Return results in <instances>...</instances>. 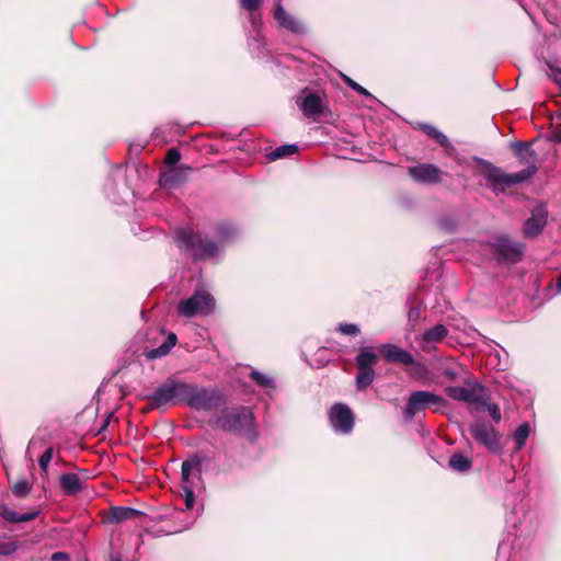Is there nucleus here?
Masks as SVG:
<instances>
[{
  "instance_id": "8",
  "label": "nucleus",
  "mask_w": 561,
  "mask_h": 561,
  "mask_svg": "<svg viewBox=\"0 0 561 561\" xmlns=\"http://www.w3.org/2000/svg\"><path fill=\"white\" fill-rule=\"evenodd\" d=\"M466 387H447L446 394L456 401H463L476 407L485 404V388L477 381H465Z\"/></svg>"
},
{
  "instance_id": "37",
  "label": "nucleus",
  "mask_w": 561,
  "mask_h": 561,
  "mask_svg": "<svg viewBox=\"0 0 561 561\" xmlns=\"http://www.w3.org/2000/svg\"><path fill=\"white\" fill-rule=\"evenodd\" d=\"M408 365L412 367L411 368L412 376H414L416 378H423L427 375V369L422 363L414 360V364H408Z\"/></svg>"
},
{
  "instance_id": "47",
  "label": "nucleus",
  "mask_w": 561,
  "mask_h": 561,
  "mask_svg": "<svg viewBox=\"0 0 561 561\" xmlns=\"http://www.w3.org/2000/svg\"><path fill=\"white\" fill-rule=\"evenodd\" d=\"M557 286H558L559 291L561 293V272H560V275H559V278L557 282Z\"/></svg>"
},
{
  "instance_id": "45",
  "label": "nucleus",
  "mask_w": 561,
  "mask_h": 561,
  "mask_svg": "<svg viewBox=\"0 0 561 561\" xmlns=\"http://www.w3.org/2000/svg\"><path fill=\"white\" fill-rule=\"evenodd\" d=\"M230 234H232V229L230 227L225 225L218 227V237L221 242L226 241Z\"/></svg>"
},
{
  "instance_id": "14",
  "label": "nucleus",
  "mask_w": 561,
  "mask_h": 561,
  "mask_svg": "<svg viewBox=\"0 0 561 561\" xmlns=\"http://www.w3.org/2000/svg\"><path fill=\"white\" fill-rule=\"evenodd\" d=\"M410 176L421 184H438L442 182L443 172L431 163H420L408 169Z\"/></svg>"
},
{
  "instance_id": "29",
  "label": "nucleus",
  "mask_w": 561,
  "mask_h": 561,
  "mask_svg": "<svg viewBox=\"0 0 561 561\" xmlns=\"http://www.w3.org/2000/svg\"><path fill=\"white\" fill-rule=\"evenodd\" d=\"M298 150V147L296 145H284L279 146L273 151H271L267 156V158L272 161H275L277 159H282L288 156H291L296 153Z\"/></svg>"
},
{
  "instance_id": "2",
  "label": "nucleus",
  "mask_w": 561,
  "mask_h": 561,
  "mask_svg": "<svg viewBox=\"0 0 561 561\" xmlns=\"http://www.w3.org/2000/svg\"><path fill=\"white\" fill-rule=\"evenodd\" d=\"M186 382L168 378L147 397L150 409L165 411L168 408L185 402Z\"/></svg>"
},
{
  "instance_id": "20",
  "label": "nucleus",
  "mask_w": 561,
  "mask_h": 561,
  "mask_svg": "<svg viewBox=\"0 0 561 561\" xmlns=\"http://www.w3.org/2000/svg\"><path fill=\"white\" fill-rule=\"evenodd\" d=\"M59 485L66 495H75L84 488V481L77 473H64L59 477Z\"/></svg>"
},
{
  "instance_id": "15",
  "label": "nucleus",
  "mask_w": 561,
  "mask_h": 561,
  "mask_svg": "<svg viewBox=\"0 0 561 561\" xmlns=\"http://www.w3.org/2000/svg\"><path fill=\"white\" fill-rule=\"evenodd\" d=\"M191 172L192 169L188 165L169 167L161 172L159 183L163 188H175L188 179Z\"/></svg>"
},
{
  "instance_id": "42",
  "label": "nucleus",
  "mask_w": 561,
  "mask_h": 561,
  "mask_svg": "<svg viewBox=\"0 0 561 561\" xmlns=\"http://www.w3.org/2000/svg\"><path fill=\"white\" fill-rule=\"evenodd\" d=\"M553 127H554L553 138L556 141L561 142V111L553 118Z\"/></svg>"
},
{
  "instance_id": "17",
  "label": "nucleus",
  "mask_w": 561,
  "mask_h": 561,
  "mask_svg": "<svg viewBox=\"0 0 561 561\" xmlns=\"http://www.w3.org/2000/svg\"><path fill=\"white\" fill-rule=\"evenodd\" d=\"M274 19L280 27L286 28L294 34L301 35L306 32L304 23L286 12L280 1L275 4Z\"/></svg>"
},
{
  "instance_id": "40",
  "label": "nucleus",
  "mask_w": 561,
  "mask_h": 561,
  "mask_svg": "<svg viewBox=\"0 0 561 561\" xmlns=\"http://www.w3.org/2000/svg\"><path fill=\"white\" fill-rule=\"evenodd\" d=\"M180 158H181V154H180L179 150H176L175 148H172L167 152L165 162L170 167H176L175 164L179 162Z\"/></svg>"
},
{
  "instance_id": "24",
  "label": "nucleus",
  "mask_w": 561,
  "mask_h": 561,
  "mask_svg": "<svg viewBox=\"0 0 561 561\" xmlns=\"http://www.w3.org/2000/svg\"><path fill=\"white\" fill-rule=\"evenodd\" d=\"M178 337L174 333H169L167 340L156 348H151L146 353L148 359H156L169 354L171 348L176 344Z\"/></svg>"
},
{
  "instance_id": "11",
  "label": "nucleus",
  "mask_w": 561,
  "mask_h": 561,
  "mask_svg": "<svg viewBox=\"0 0 561 561\" xmlns=\"http://www.w3.org/2000/svg\"><path fill=\"white\" fill-rule=\"evenodd\" d=\"M329 421L332 428L341 434H348L354 427V414L343 403H335L329 412Z\"/></svg>"
},
{
  "instance_id": "21",
  "label": "nucleus",
  "mask_w": 561,
  "mask_h": 561,
  "mask_svg": "<svg viewBox=\"0 0 561 561\" xmlns=\"http://www.w3.org/2000/svg\"><path fill=\"white\" fill-rule=\"evenodd\" d=\"M38 511H32L27 513H18L10 508L7 504H0V517L9 523H24L36 518Z\"/></svg>"
},
{
  "instance_id": "33",
  "label": "nucleus",
  "mask_w": 561,
  "mask_h": 561,
  "mask_svg": "<svg viewBox=\"0 0 561 561\" xmlns=\"http://www.w3.org/2000/svg\"><path fill=\"white\" fill-rule=\"evenodd\" d=\"M32 489V485L26 480H20L12 486V492L18 497H25Z\"/></svg>"
},
{
  "instance_id": "19",
  "label": "nucleus",
  "mask_w": 561,
  "mask_h": 561,
  "mask_svg": "<svg viewBox=\"0 0 561 561\" xmlns=\"http://www.w3.org/2000/svg\"><path fill=\"white\" fill-rule=\"evenodd\" d=\"M202 472V459L194 456L182 462V480L186 484L185 486H193L194 478H198Z\"/></svg>"
},
{
  "instance_id": "7",
  "label": "nucleus",
  "mask_w": 561,
  "mask_h": 561,
  "mask_svg": "<svg viewBox=\"0 0 561 561\" xmlns=\"http://www.w3.org/2000/svg\"><path fill=\"white\" fill-rule=\"evenodd\" d=\"M225 400L220 391L201 388L193 383H186L185 402L194 410L211 411L224 404Z\"/></svg>"
},
{
  "instance_id": "3",
  "label": "nucleus",
  "mask_w": 561,
  "mask_h": 561,
  "mask_svg": "<svg viewBox=\"0 0 561 561\" xmlns=\"http://www.w3.org/2000/svg\"><path fill=\"white\" fill-rule=\"evenodd\" d=\"M176 241L182 250L187 251L195 260L214 259L219 254V247L203 238L191 229H182L176 234Z\"/></svg>"
},
{
  "instance_id": "25",
  "label": "nucleus",
  "mask_w": 561,
  "mask_h": 561,
  "mask_svg": "<svg viewBox=\"0 0 561 561\" xmlns=\"http://www.w3.org/2000/svg\"><path fill=\"white\" fill-rule=\"evenodd\" d=\"M140 515H142V513L138 510L118 506L111 508L110 518L112 522L122 523L128 519H134Z\"/></svg>"
},
{
  "instance_id": "10",
  "label": "nucleus",
  "mask_w": 561,
  "mask_h": 561,
  "mask_svg": "<svg viewBox=\"0 0 561 561\" xmlns=\"http://www.w3.org/2000/svg\"><path fill=\"white\" fill-rule=\"evenodd\" d=\"M493 249L499 261L517 263L524 254L525 247L522 242L513 241L507 236H499Z\"/></svg>"
},
{
  "instance_id": "1",
  "label": "nucleus",
  "mask_w": 561,
  "mask_h": 561,
  "mask_svg": "<svg viewBox=\"0 0 561 561\" xmlns=\"http://www.w3.org/2000/svg\"><path fill=\"white\" fill-rule=\"evenodd\" d=\"M209 425L227 432L254 433V415L249 408L222 409L209 420Z\"/></svg>"
},
{
  "instance_id": "32",
  "label": "nucleus",
  "mask_w": 561,
  "mask_h": 561,
  "mask_svg": "<svg viewBox=\"0 0 561 561\" xmlns=\"http://www.w3.org/2000/svg\"><path fill=\"white\" fill-rule=\"evenodd\" d=\"M422 304L414 302L409 307L408 321L411 324V330L415 329V324L422 319Z\"/></svg>"
},
{
  "instance_id": "16",
  "label": "nucleus",
  "mask_w": 561,
  "mask_h": 561,
  "mask_svg": "<svg viewBox=\"0 0 561 561\" xmlns=\"http://www.w3.org/2000/svg\"><path fill=\"white\" fill-rule=\"evenodd\" d=\"M547 209L542 205L535 207L531 216L524 224V236L527 238L538 236L547 224Z\"/></svg>"
},
{
  "instance_id": "38",
  "label": "nucleus",
  "mask_w": 561,
  "mask_h": 561,
  "mask_svg": "<svg viewBox=\"0 0 561 561\" xmlns=\"http://www.w3.org/2000/svg\"><path fill=\"white\" fill-rule=\"evenodd\" d=\"M344 81L346 82V84L353 89L355 92H357L358 94L363 95V96H367V98H370L371 94L365 89L363 88L360 84H358L357 82H355L354 80H352L351 78L348 77H345L344 78Z\"/></svg>"
},
{
  "instance_id": "12",
  "label": "nucleus",
  "mask_w": 561,
  "mask_h": 561,
  "mask_svg": "<svg viewBox=\"0 0 561 561\" xmlns=\"http://www.w3.org/2000/svg\"><path fill=\"white\" fill-rule=\"evenodd\" d=\"M297 105L307 117H316L321 115L325 107V96L320 92L302 91V94L297 99Z\"/></svg>"
},
{
  "instance_id": "35",
  "label": "nucleus",
  "mask_w": 561,
  "mask_h": 561,
  "mask_svg": "<svg viewBox=\"0 0 561 561\" xmlns=\"http://www.w3.org/2000/svg\"><path fill=\"white\" fill-rule=\"evenodd\" d=\"M54 449L51 447L47 448L45 453L41 456L38 460V465L42 471L46 472L47 468L53 459Z\"/></svg>"
},
{
  "instance_id": "41",
  "label": "nucleus",
  "mask_w": 561,
  "mask_h": 561,
  "mask_svg": "<svg viewBox=\"0 0 561 561\" xmlns=\"http://www.w3.org/2000/svg\"><path fill=\"white\" fill-rule=\"evenodd\" d=\"M18 549V543L14 541L0 542V554L8 556Z\"/></svg>"
},
{
  "instance_id": "27",
  "label": "nucleus",
  "mask_w": 561,
  "mask_h": 561,
  "mask_svg": "<svg viewBox=\"0 0 561 561\" xmlns=\"http://www.w3.org/2000/svg\"><path fill=\"white\" fill-rule=\"evenodd\" d=\"M250 378L253 380L259 387L271 390L275 388V381L272 377L266 374L260 373L257 370H252L250 373Z\"/></svg>"
},
{
  "instance_id": "44",
  "label": "nucleus",
  "mask_w": 561,
  "mask_h": 561,
  "mask_svg": "<svg viewBox=\"0 0 561 561\" xmlns=\"http://www.w3.org/2000/svg\"><path fill=\"white\" fill-rule=\"evenodd\" d=\"M442 374L450 381H455L459 377L458 370L456 368H451V367L444 368Z\"/></svg>"
},
{
  "instance_id": "39",
  "label": "nucleus",
  "mask_w": 561,
  "mask_h": 561,
  "mask_svg": "<svg viewBox=\"0 0 561 561\" xmlns=\"http://www.w3.org/2000/svg\"><path fill=\"white\" fill-rule=\"evenodd\" d=\"M184 501L186 510H191L195 503V495L191 486H184Z\"/></svg>"
},
{
  "instance_id": "34",
  "label": "nucleus",
  "mask_w": 561,
  "mask_h": 561,
  "mask_svg": "<svg viewBox=\"0 0 561 561\" xmlns=\"http://www.w3.org/2000/svg\"><path fill=\"white\" fill-rule=\"evenodd\" d=\"M486 400H488V396L485 394V404H479L476 407V409L479 410L480 408H485L488 410L490 416L492 417V420L495 423H499L502 419L499 405L495 403H488Z\"/></svg>"
},
{
  "instance_id": "5",
  "label": "nucleus",
  "mask_w": 561,
  "mask_h": 561,
  "mask_svg": "<svg viewBox=\"0 0 561 561\" xmlns=\"http://www.w3.org/2000/svg\"><path fill=\"white\" fill-rule=\"evenodd\" d=\"M215 307V298L204 286H199L191 297L180 301L178 311L182 317L193 318L210 314Z\"/></svg>"
},
{
  "instance_id": "18",
  "label": "nucleus",
  "mask_w": 561,
  "mask_h": 561,
  "mask_svg": "<svg viewBox=\"0 0 561 561\" xmlns=\"http://www.w3.org/2000/svg\"><path fill=\"white\" fill-rule=\"evenodd\" d=\"M380 353L387 362L400 363L403 365L414 364L413 356L405 350L390 343L382 344L379 347Z\"/></svg>"
},
{
  "instance_id": "13",
  "label": "nucleus",
  "mask_w": 561,
  "mask_h": 561,
  "mask_svg": "<svg viewBox=\"0 0 561 561\" xmlns=\"http://www.w3.org/2000/svg\"><path fill=\"white\" fill-rule=\"evenodd\" d=\"M448 335V329L440 323L424 330L422 333L415 335V342L419 348L423 352H431L436 348L437 344Z\"/></svg>"
},
{
  "instance_id": "22",
  "label": "nucleus",
  "mask_w": 561,
  "mask_h": 561,
  "mask_svg": "<svg viewBox=\"0 0 561 561\" xmlns=\"http://www.w3.org/2000/svg\"><path fill=\"white\" fill-rule=\"evenodd\" d=\"M512 147L520 163L527 164V167L536 165V152L528 142H514Z\"/></svg>"
},
{
  "instance_id": "23",
  "label": "nucleus",
  "mask_w": 561,
  "mask_h": 561,
  "mask_svg": "<svg viewBox=\"0 0 561 561\" xmlns=\"http://www.w3.org/2000/svg\"><path fill=\"white\" fill-rule=\"evenodd\" d=\"M378 360V356L368 346H363L356 356V364L362 369H374Z\"/></svg>"
},
{
  "instance_id": "46",
  "label": "nucleus",
  "mask_w": 561,
  "mask_h": 561,
  "mask_svg": "<svg viewBox=\"0 0 561 561\" xmlns=\"http://www.w3.org/2000/svg\"><path fill=\"white\" fill-rule=\"evenodd\" d=\"M50 560L51 561H69L70 558L66 552L59 551V552L53 553L50 557Z\"/></svg>"
},
{
  "instance_id": "36",
  "label": "nucleus",
  "mask_w": 561,
  "mask_h": 561,
  "mask_svg": "<svg viewBox=\"0 0 561 561\" xmlns=\"http://www.w3.org/2000/svg\"><path fill=\"white\" fill-rule=\"evenodd\" d=\"M337 331L345 335H356L359 333V328L354 323H340Z\"/></svg>"
},
{
  "instance_id": "4",
  "label": "nucleus",
  "mask_w": 561,
  "mask_h": 561,
  "mask_svg": "<svg viewBox=\"0 0 561 561\" xmlns=\"http://www.w3.org/2000/svg\"><path fill=\"white\" fill-rule=\"evenodd\" d=\"M536 172V165H528L516 173H505L502 169L486 163L484 178L493 191H504L506 187L526 182Z\"/></svg>"
},
{
  "instance_id": "31",
  "label": "nucleus",
  "mask_w": 561,
  "mask_h": 561,
  "mask_svg": "<svg viewBox=\"0 0 561 561\" xmlns=\"http://www.w3.org/2000/svg\"><path fill=\"white\" fill-rule=\"evenodd\" d=\"M529 432H530V428L527 423H523L522 425H519L516 428V431L513 435V439L516 445V449H520L526 444V440L529 436Z\"/></svg>"
},
{
  "instance_id": "26",
  "label": "nucleus",
  "mask_w": 561,
  "mask_h": 561,
  "mask_svg": "<svg viewBox=\"0 0 561 561\" xmlns=\"http://www.w3.org/2000/svg\"><path fill=\"white\" fill-rule=\"evenodd\" d=\"M448 465L455 471L466 472L471 468L472 461L462 454L456 453L450 456Z\"/></svg>"
},
{
  "instance_id": "6",
  "label": "nucleus",
  "mask_w": 561,
  "mask_h": 561,
  "mask_svg": "<svg viewBox=\"0 0 561 561\" xmlns=\"http://www.w3.org/2000/svg\"><path fill=\"white\" fill-rule=\"evenodd\" d=\"M446 405L447 401L442 396L431 391L417 390L411 392L404 408L403 415L407 421H412L427 408L433 409L434 412H438Z\"/></svg>"
},
{
  "instance_id": "9",
  "label": "nucleus",
  "mask_w": 561,
  "mask_h": 561,
  "mask_svg": "<svg viewBox=\"0 0 561 561\" xmlns=\"http://www.w3.org/2000/svg\"><path fill=\"white\" fill-rule=\"evenodd\" d=\"M469 432L473 439L494 454L501 451L500 435L492 425L484 422L471 424Z\"/></svg>"
},
{
  "instance_id": "28",
  "label": "nucleus",
  "mask_w": 561,
  "mask_h": 561,
  "mask_svg": "<svg viewBox=\"0 0 561 561\" xmlns=\"http://www.w3.org/2000/svg\"><path fill=\"white\" fill-rule=\"evenodd\" d=\"M421 128L427 136L435 139L440 146L448 147L450 145L448 138L443 133H440L436 127L423 124L421 125Z\"/></svg>"
},
{
  "instance_id": "30",
  "label": "nucleus",
  "mask_w": 561,
  "mask_h": 561,
  "mask_svg": "<svg viewBox=\"0 0 561 561\" xmlns=\"http://www.w3.org/2000/svg\"><path fill=\"white\" fill-rule=\"evenodd\" d=\"M375 378V370L374 369H362L358 368V373L356 376V386L358 389H364L368 387Z\"/></svg>"
},
{
  "instance_id": "43",
  "label": "nucleus",
  "mask_w": 561,
  "mask_h": 561,
  "mask_svg": "<svg viewBox=\"0 0 561 561\" xmlns=\"http://www.w3.org/2000/svg\"><path fill=\"white\" fill-rule=\"evenodd\" d=\"M261 0H240L241 7L249 11L253 12L260 7Z\"/></svg>"
}]
</instances>
